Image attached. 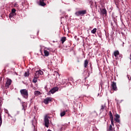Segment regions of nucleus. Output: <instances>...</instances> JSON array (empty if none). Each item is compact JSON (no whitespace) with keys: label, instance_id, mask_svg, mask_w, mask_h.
<instances>
[{"label":"nucleus","instance_id":"f704fd0d","mask_svg":"<svg viewBox=\"0 0 131 131\" xmlns=\"http://www.w3.org/2000/svg\"><path fill=\"white\" fill-rule=\"evenodd\" d=\"M45 89L46 90V91L48 90V88L45 87Z\"/></svg>","mask_w":131,"mask_h":131},{"label":"nucleus","instance_id":"7c9ffc66","mask_svg":"<svg viewBox=\"0 0 131 131\" xmlns=\"http://www.w3.org/2000/svg\"><path fill=\"white\" fill-rule=\"evenodd\" d=\"M14 7H15L16 8H18L19 7V5H18V4L15 3L14 4Z\"/></svg>","mask_w":131,"mask_h":131},{"label":"nucleus","instance_id":"1a4fd4ad","mask_svg":"<svg viewBox=\"0 0 131 131\" xmlns=\"http://www.w3.org/2000/svg\"><path fill=\"white\" fill-rule=\"evenodd\" d=\"M113 91H117V86H116V83L115 82H113L111 85Z\"/></svg>","mask_w":131,"mask_h":131},{"label":"nucleus","instance_id":"473e14b6","mask_svg":"<svg viewBox=\"0 0 131 131\" xmlns=\"http://www.w3.org/2000/svg\"><path fill=\"white\" fill-rule=\"evenodd\" d=\"M95 7H96V8H97V3H96V2H95Z\"/></svg>","mask_w":131,"mask_h":131},{"label":"nucleus","instance_id":"f8f14e48","mask_svg":"<svg viewBox=\"0 0 131 131\" xmlns=\"http://www.w3.org/2000/svg\"><path fill=\"white\" fill-rule=\"evenodd\" d=\"M114 55L116 58L117 57V56H119V51L118 50L114 51Z\"/></svg>","mask_w":131,"mask_h":131},{"label":"nucleus","instance_id":"72a5a7b5","mask_svg":"<svg viewBox=\"0 0 131 131\" xmlns=\"http://www.w3.org/2000/svg\"><path fill=\"white\" fill-rule=\"evenodd\" d=\"M45 1H47V0H41V2H45Z\"/></svg>","mask_w":131,"mask_h":131},{"label":"nucleus","instance_id":"423d86ee","mask_svg":"<svg viewBox=\"0 0 131 131\" xmlns=\"http://www.w3.org/2000/svg\"><path fill=\"white\" fill-rule=\"evenodd\" d=\"M12 83V80H11L10 79H8L7 80V82L5 84V86L6 88H9V86H10V85H11V84Z\"/></svg>","mask_w":131,"mask_h":131},{"label":"nucleus","instance_id":"c756f323","mask_svg":"<svg viewBox=\"0 0 131 131\" xmlns=\"http://www.w3.org/2000/svg\"><path fill=\"white\" fill-rule=\"evenodd\" d=\"M5 113H6V114H8V116H10L11 117V116L10 115V114H9V111L7 110H6L5 111Z\"/></svg>","mask_w":131,"mask_h":131},{"label":"nucleus","instance_id":"a878e982","mask_svg":"<svg viewBox=\"0 0 131 131\" xmlns=\"http://www.w3.org/2000/svg\"><path fill=\"white\" fill-rule=\"evenodd\" d=\"M25 76L26 77H28V76H29V72L28 71V72H25Z\"/></svg>","mask_w":131,"mask_h":131},{"label":"nucleus","instance_id":"e433bc0d","mask_svg":"<svg viewBox=\"0 0 131 131\" xmlns=\"http://www.w3.org/2000/svg\"><path fill=\"white\" fill-rule=\"evenodd\" d=\"M1 103H2V100H0V104H1Z\"/></svg>","mask_w":131,"mask_h":131},{"label":"nucleus","instance_id":"9d476101","mask_svg":"<svg viewBox=\"0 0 131 131\" xmlns=\"http://www.w3.org/2000/svg\"><path fill=\"white\" fill-rule=\"evenodd\" d=\"M100 12L102 15H107V10L105 8L102 9Z\"/></svg>","mask_w":131,"mask_h":131},{"label":"nucleus","instance_id":"cd10ccee","mask_svg":"<svg viewBox=\"0 0 131 131\" xmlns=\"http://www.w3.org/2000/svg\"><path fill=\"white\" fill-rule=\"evenodd\" d=\"M111 121L112 125H113V126H114V121L113 119H111Z\"/></svg>","mask_w":131,"mask_h":131},{"label":"nucleus","instance_id":"c9c22d12","mask_svg":"<svg viewBox=\"0 0 131 131\" xmlns=\"http://www.w3.org/2000/svg\"><path fill=\"white\" fill-rule=\"evenodd\" d=\"M47 131H52L51 129H48Z\"/></svg>","mask_w":131,"mask_h":131},{"label":"nucleus","instance_id":"aec40b11","mask_svg":"<svg viewBox=\"0 0 131 131\" xmlns=\"http://www.w3.org/2000/svg\"><path fill=\"white\" fill-rule=\"evenodd\" d=\"M35 76V77H36L37 78L39 77V73L38 72V71L36 72Z\"/></svg>","mask_w":131,"mask_h":131},{"label":"nucleus","instance_id":"393cba45","mask_svg":"<svg viewBox=\"0 0 131 131\" xmlns=\"http://www.w3.org/2000/svg\"><path fill=\"white\" fill-rule=\"evenodd\" d=\"M33 82H34V83H36V82H37V78H36V77H35L33 80Z\"/></svg>","mask_w":131,"mask_h":131},{"label":"nucleus","instance_id":"5701e85b","mask_svg":"<svg viewBox=\"0 0 131 131\" xmlns=\"http://www.w3.org/2000/svg\"><path fill=\"white\" fill-rule=\"evenodd\" d=\"M65 114H66V111H63L60 113V116L63 117V116H65Z\"/></svg>","mask_w":131,"mask_h":131},{"label":"nucleus","instance_id":"2eb2a0df","mask_svg":"<svg viewBox=\"0 0 131 131\" xmlns=\"http://www.w3.org/2000/svg\"><path fill=\"white\" fill-rule=\"evenodd\" d=\"M39 5L40 6H41L42 7H45L46 6V4L45 3V1H41V0H39Z\"/></svg>","mask_w":131,"mask_h":131},{"label":"nucleus","instance_id":"39448f33","mask_svg":"<svg viewBox=\"0 0 131 131\" xmlns=\"http://www.w3.org/2000/svg\"><path fill=\"white\" fill-rule=\"evenodd\" d=\"M52 100L53 98H52V97H47L46 99L44 100V103L47 105L49 104V102H52Z\"/></svg>","mask_w":131,"mask_h":131},{"label":"nucleus","instance_id":"58836bf2","mask_svg":"<svg viewBox=\"0 0 131 131\" xmlns=\"http://www.w3.org/2000/svg\"><path fill=\"white\" fill-rule=\"evenodd\" d=\"M67 111H68L67 110V111H66V112H67Z\"/></svg>","mask_w":131,"mask_h":131},{"label":"nucleus","instance_id":"7ed1b4c3","mask_svg":"<svg viewBox=\"0 0 131 131\" xmlns=\"http://www.w3.org/2000/svg\"><path fill=\"white\" fill-rule=\"evenodd\" d=\"M50 117L46 116L44 118L45 125L46 127H49L50 125V121L49 120Z\"/></svg>","mask_w":131,"mask_h":131},{"label":"nucleus","instance_id":"4be33fe9","mask_svg":"<svg viewBox=\"0 0 131 131\" xmlns=\"http://www.w3.org/2000/svg\"><path fill=\"white\" fill-rule=\"evenodd\" d=\"M34 95L36 96H39L40 95V92L39 91H35L34 92Z\"/></svg>","mask_w":131,"mask_h":131},{"label":"nucleus","instance_id":"2f4dec72","mask_svg":"<svg viewBox=\"0 0 131 131\" xmlns=\"http://www.w3.org/2000/svg\"><path fill=\"white\" fill-rule=\"evenodd\" d=\"M127 78H128V79L129 80H130V76L129 75H127ZM129 77H130V78H129Z\"/></svg>","mask_w":131,"mask_h":131},{"label":"nucleus","instance_id":"ddd939ff","mask_svg":"<svg viewBox=\"0 0 131 131\" xmlns=\"http://www.w3.org/2000/svg\"><path fill=\"white\" fill-rule=\"evenodd\" d=\"M21 5L23 6V7H26V6L28 5V3H27V1H23L21 3Z\"/></svg>","mask_w":131,"mask_h":131},{"label":"nucleus","instance_id":"412c9836","mask_svg":"<svg viewBox=\"0 0 131 131\" xmlns=\"http://www.w3.org/2000/svg\"><path fill=\"white\" fill-rule=\"evenodd\" d=\"M97 32V28H94L91 31V33L95 34Z\"/></svg>","mask_w":131,"mask_h":131},{"label":"nucleus","instance_id":"f3484780","mask_svg":"<svg viewBox=\"0 0 131 131\" xmlns=\"http://www.w3.org/2000/svg\"><path fill=\"white\" fill-rule=\"evenodd\" d=\"M44 54H45V56H46V57H48V56L50 55V52H49V51H48L47 50H44Z\"/></svg>","mask_w":131,"mask_h":131},{"label":"nucleus","instance_id":"4468645a","mask_svg":"<svg viewBox=\"0 0 131 131\" xmlns=\"http://www.w3.org/2000/svg\"><path fill=\"white\" fill-rule=\"evenodd\" d=\"M22 107H23L22 110H24V111H25L26 110V107H27L26 106V103L25 102L23 103Z\"/></svg>","mask_w":131,"mask_h":131},{"label":"nucleus","instance_id":"6e6552de","mask_svg":"<svg viewBox=\"0 0 131 131\" xmlns=\"http://www.w3.org/2000/svg\"><path fill=\"white\" fill-rule=\"evenodd\" d=\"M58 90L59 88L58 87H54L49 91V93H51V94H55V93H56V92Z\"/></svg>","mask_w":131,"mask_h":131},{"label":"nucleus","instance_id":"f03ea898","mask_svg":"<svg viewBox=\"0 0 131 131\" xmlns=\"http://www.w3.org/2000/svg\"><path fill=\"white\" fill-rule=\"evenodd\" d=\"M86 14V10H81L75 12V15L76 16H83Z\"/></svg>","mask_w":131,"mask_h":131},{"label":"nucleus","instance_id":"6ab92c4d","mask_svg":"<svg viewBox=\"0 0 131 131\" xmlns=\"http://www.w3.org/2000/svg\"><path fill=\"white\" fill-rule=\"evenodd\" d=\"M106 108V105L104 104V105H101V107L100 108V111H101L102 112H103V111H104V108Z\"/></svg>","mask_w":131,"mask_h":131},{"label":"nucleus","instance_id":"9b49d317","mask_svg":"<svg viewBox=\"0 0 131 131\" xmlns=\"http://www.w3.org/2000/svg\"><path fill=\"white\" fill-rule=\"evenodd\" d=\"M88 65H89V60H88V59H85L84 61V68H88Z\"/></svg>","mask_w":131,"mask_h":131},{"label":"nucleus","instance_id":"bb28decb","mask_svg":"<svg viewBox=\"0 0 131 131\" xmlns=\"http://www.w3.org/2000/svg\"><path fill=\"white\" fill-rule=\"evenodd\" d=\"M38 72L39 73L40 75H42V74H43V72H42V71L41 70L38 71Z\"/></svg>","mask_w":131,"mask_h":131},{"label":"nucleus","instance_id":"20e7f679","mask_svg":"<svg viewBox=\"0 0 131 131\" xmlns=\"http://www.w3.org/2000/svg\"><path fill=\"white\" fill-rule=\"evenodd\" d=\"M17 15V13H16V10L15 8H13L11 10V12L9 14V18H13V17H15Z\"/></svg>","mask_w":131,"mask_h":131},{"label":"nucleus","instance_id":"f257e3e1","mask_svg":"<svg viewBox=\"0 0 131 131\" xmlns=\"http://www.w3.org/2000/svg\"><path fill=\"white\" fill-rule=\"evenodd\" d=\"M20 93L21 96H23V97H24V98H25V99L28 98V96H29L28 90H27L26 89H22V90H20Z\"/></svg>","mask_w":131,"mask_h":131},{"label":"nucleus","instance_id":"c85d7f7f","mask_svg":"<svg viewBox=\"0 0 131 131\" xmlns=\"http://www.w3.org/2000/svg\"><path fill=\"white\" fill-rule=\"evenodd\" d=\"M90 5H91V7H93V6H94V2H93V1H91L90 2Z\"/></svg>","mask_w":131,"mask_h":131},{"label":"nucleus","instance_id":"b1692460","mask_svg":"<svg viewBox=\"0 0 131 131\" xmlns=\"http://www.w3.org/2000/svg\"><path fill=\"white\" fill-rule=\"evenodd\" d=\"M109 115H110V119H113V115H112V113L111 112V111L110 112Z\"/></svg>","mask_w":131,"mask_h":131},{"label":"nucleus","instance_id":"dca6fc26","mask_svg":"<svg viewBox=\"0 0 131 131\" xmlns=\"http://www.w3.org/2000/svg\"><path fill=\"white\" fill-rule=\"evenodd\" d=\"M66 39H67V38L66 37H62L61 38V43H64V42H65V41H66Z\"/></svg>","mask_w":131,"mask_h":131},{"label":"nucleus","instance_id":"a211bd4d","mask_svg":"<svg viewBox=\"0 0 131 131\" xmlns=\"http://www.w3.org/2000/svg\"><path fill=\"white\" fill-rule=\"evenodd\" d=\"M108 130L109 131H115V129H114V128H113V127L112 126V125H110V127L108 128Z\"/></svg>","mask_w":131,"mask_h":131},{"label":"nucleus","instance_id":"0eeeda50","mask_svg":"<svg viewBox=\"0 0 131 131\" xmlns=\"http://www.w3.org/2000/svg\"><path fill=\"white\" fill-rule=\"evenodd\" d=\"M119 118H120V116L116 114L115 115V120L116 122H118V123H120V120L119 119Z\"/></svg>","mask_w":131,"mask_h":131},{"label":"nucleus","instance_id":"4c0bfd02","mask_svg":"<svg viewBox=\"0 0 131 131\" xmlns=\"http://www.w3.org/2000/svg\"><path fill=\"white\" fill-rule=\"evenodd\" d=\"M99 95H100L99 94H98V95L99 96Z\"/></svg>","mask_w":131,"mask_h":131}]
</instances>
